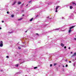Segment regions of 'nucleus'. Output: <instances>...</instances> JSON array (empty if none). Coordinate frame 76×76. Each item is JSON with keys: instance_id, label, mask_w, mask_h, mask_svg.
Segmentation results:
<instances>
[{"instance_id": "nucleus-9", "label": "nucleus", "mask_w": 76, "mask_h": 76, "mask_svg": "<svg viewBox=\"0 0 76 76\" xmlns=\"http://www.w3.org/2000/svg\"><path fill=\"white\" fill-rule=\"evenodd\" d=\"M15 67H18V66H19V64H16L15 65Z\"/></svg>"}, {"instance_id": "nucleus-13", "label": "nucleus", "mask_w": 76, "mask_h": 76, "mask_svg": "<svg viewBox=\"0 0 76 76\" xmlns=\"http://www.w3.org/2000/svg\"><path fill=\"white\" fill-rule=\"evenodd\" d=\"M29 3H32V1H30L28 2Z\"/></svg>"}, {"instance_id": "nucleus-5", "label": "nucleus", "mask_w": 76, "mask_h": 76, "mask_svg": "<svg viewBox=\"0 0 76 76\" xmlns=\"http://www.w3.org/2000/svg\"><path fill=\"white\" fill-rule=\"evenodd\" d=\"M73 17V15L72 14L69 17L71 19H72Z\"/></svg>"}, {"instance_id": "nucleus-19", "label": "nucleus", "mask_w": 76, "mask_h": 76, "mask_svg": "<svg viewBox=\"0 0 76 76\" xmlns=\"http://www.w3.org/2000/svg\"><path fill=\"white\" fill-rule=\"evenodd\" d=\"M72 4H73V5H74V4L75 5V4H75V2H72Z\"/></svg>"}, {"instance_id": "nucleus-39", "label": "nucleus", "mask_w": 76, "mask_h": 76, "mask_svg": "<svg viewBox=\"0 0 76 76\" xmlns=\"http://www.w3.org/2000/svg\"><path fill=\"white\" fill-rule=\"evenodd\" d=\"M62 19H64V18H63V17H62Z\"/></svg>"}, {"instance_id": "nucleus-28", "label": "nucleus", "mask_w": 76, "mask_h": 76, "mask_svg": "<svg viewBox=\"0 0 76 76\" xmlns=\"http://www.w3.org/2000/svg\"><path fill=\"white\" fill-rule=\"evenodd\" d=\"M50 67H52V64H50Z\"/></svg>"}, {"instance_id": "nucleus-7", "label": "nucleus", "mask_w": 76, "mask_h": 76, "mask_svg": "<svg viewBox=\"0 0 76 76\" xmlns=\"http://www.w3.org/2000/svg\"><path fill=\"white\" fill-rule=\"evenodd\" d=\"M59 7H60V6H58L56 7V10H57L58 9V8H59Z\"/></svg>"}, {"instance_id": "nucleus-32", "label": "nucleus", "mask_w": 76, "mask_h": 76, "mask_svg": "<svg viewBox=\"0 0 76 76\" xmlns=\"http://www.w3.org/2000/svg\"><path fill=\"white\" fill-rule=\"evenodd\" d=\"M2 23H4V21L3 20L2 21Z\"/></svg>"}, {"instance_id": "nucleus-8", "label": "nucleus", "mask_w": 76, "mask_h": 76, "mask_svg": "<svg viewBox=\"0 0 76 76\" xmlns=\"http://www.w3.org/2000/svg\"><path fill=\"white\" fill-rule=\"evenodd\" d=\"M34 19V18H31V19L30 20V21L31 22V21H32V20H33Z\"/></svg>"}, {"instance_id": "nucleus-45", "label": "nucleus", "mask_w": 76, "mask_h": 76, "mask_svg": "<svg viewBox=\"0 0 76 76\" xmlns=\"http://www.w3.org/2000/svg\"><path fill=\"white\" fill-rule=\"evenodd\" d=\"M28 4H27L26 5V6H28Z\"/></svg>"}, {"instance_id": "nucleus-42", "label": "nucleus", "mask_w": 76, "mask_h": 76, "mask_svg": "<svg viewBox=\"0 0 76 76\" xmlns=\"http://www.w3.org/2000/svg\"><path fill=\"white\" fill-rule=\"evenodd\" d=\"M0 29H1V28L0 27Z\"/></svg>"}, {"instance_id": "nucleus-17", "label": "nucleus", "mask_w": 76, "mask_h": 76, "mask_svg": "<svg viewBox=\"0 0 76 76\" xmlns=\"http://www.w3.org/2000/svg\"><path fill=\"white\" fill-rule=\"evenodd\" d=\"M18 49L20 50V49H21V48H20V46H19L18 47Z\"/></svg>"}, {"instance_id": "nucleus-15", "label": "nucleus", "mask_w": 76, "mask_h": 76, "mask_svg": "<svg viewBox=\"0 0 76 76\" xmlns=\"http://www.w3.org/2000/svg\"><path fill=\"white\" fill-rule=\"evenodd\" d=\"M72 8H73V7H72V6H70V9H72Z\"/></svg>"}, {"instance_id": "nucleus-6", "label": "nucleus", "mask_w": 76, "mask_h": 76, "mask_svg": "<svg viewBox=\"0 0 76 76\" xmlns=\"http://www.w3.org/2000/svg\"><path fill=\"white\" fill-rule=\"evenodd\" d=\"M16 1H15L12 4V5L13 6V5H15V4H16Z\"/></svg>"}, {"instance_id": "nucleus-40", "label": "nucleus", "mask_w": 76, "mask_h": 76, "mask_svg": "<svg viewBox=\"0 0 76 76\" xmlns=\"http://www.w3.org/2000/svg\"><path fill=\"white\" fill-rule=\"evenodd\" d=\"M71 54H72V53H73V52H71Z\"/></svg>"}, {"instance_id": "nucleus-30", "label": "nucleus", "mask_w": 76, "mask_h": 76, "mask_svg": "<svg viewBox=\"0 0 76 76\" xmlns=\"http://www.w3.org/2000/svg\"><path fill=\"white\" fill-rule=\"evenodd\" d=\"M9 11H8V12H7V14H9Z\"/></svg>"}, {"instance_id": "nucleus-52", "label": "nucleus", "mask_w": 76, "mask_h": 76, "mask_svg": "<svg viewBox=\"0 0 76 76\" xmlns=\"http://www.w3.org/2000/svg\"><path fill=\"white\" fill-rule=\"evenodd\" d=\"M37 8H38V7H37Z\"/></svg>"}, {"instance_id": "nucleus-24", "label": "nucleus", "mask_w": 76, "mask_h": 76, "mask_svg": "<svg viewBox=\"0 0 76 76\" xmlns=\"http://www.w3.org/2000/svg\"><path fill=\"white\" fill-rule=\"evenodd\" d=\"M58 10H56V12H58Z\"/></svg>"}, {"instance_id": "nucleus-20", "label": "nucleus", "mask_w": 76, "mask_h": 76, "mask_svg": "<svg viewBox=\"0 0 76 76\" xmlns=\"http://www.w3.org/2000/svg\"><path fill=\"white\" fill-rule=\"evenodd\" d=\"M13 33V32H12V31H11V32H9V33L10 34H11V33Z\"/></svg>"}, {"instance_id": "nucleus-23", "label": "nucleus", "mask_w": 76, "mask_h": 76, "mask_svg": "<svg viewBox=\"0 0 76 76\" xmlns=\"http://www.w3.org/2000/svg\"><path fill=\"white\" fill-rule=\"evenodd\" d=\"M59 29V28H58L56 29H55V30H58Z\"/></svg>"}, {"instance_id": "nucleus-35", "label": "nucleus", "mask_w": 76, "mask_h": 76, "mask_svg": "<svg viewBox=\"0 0 76 76\" xmlns=\"http://www.w3.org/2000/svg\"><path fill=\"white\" fill-rule=\"evenodd\" d=\"M65 61H67V59H66L65 60Z\"/></svg>"}, {"instance_id": "nucleus-1", "label": "nucleus", "mask_w": 76, "mask_h": 76, "mask_svg": "<svg viewBox=\"0 0 76 76\" xmlns=\"http://www.w3.org/2000/svg\"><path fill=\"white\" fill-rule=\"evenodd\" d=\"M19 60L20 61V62H21V63L20 64H22V63H24V62H25V61H24V60L23 59H19Z\"/></svg>"}, {"instance_id": "nucleus-4", "label": "nucleus", "mask_w": 76, "mask_h": 76, "mask_svg": "<svg viewBox=\"0 0 76 76\" xmlns=\"http://www.w3.org/2000/svg\"><path fill=\"white\" fill-rule=\"evenodd\" d=\"M75 27V26H72L71 27L69 28V29H72V28H73Z\"/></svg>"}, {"instance_id": "nucleus-46", "label": "nucleus", "mask_w": 76, "mask_h": 76, "mask_svg": "<svg viewBox=\"0 0 76 76\" xmlns=\"http://www.w3.org/2000/svg\"><path fill=\"white\" fill-rule=\"evenodd\" d=\"M18 73H16L17 75H18Z\"/></svg>"}, {"instance_id": "nucleus-16", "label": "nucleus", "mask_w": 76, "mask_h": 76, "mask_svg": "<svg viewBox=\"0 0 76 76\" xmlns=\"http://www.w3.org/2000/svg\"><path fill=\"white\" fill-rule=\"evenodd\" d=\"M22 19H23V18H21L20 19H18V20H22Z\"/></svg>"}, {"instance_id": "nucleus-27", "label": "nucleus", "mask_w": 76, "mask_h": 76, "mask_svg": "<svg viewBox=\"0 0 76 76\" xmlns=\"http://www.w3.org/2000/svg\"><path fill=\"white\" fill-rule=\"evenodd\" d=\"M47 18H48L47 20H48V19H49V17H47Z\"/></svg>"}, {"instance_id": "nucleus-10", "label": "nucleus", "mask_w": 76, "mask_h": 76, "mask_svg": "<svg viewBox=\"0 0 76 76\" xmlns=\"http://www.w3.org/2000/svg\"><path fill=\"white\" fill-rule=\"evenodd\" d=\"M72 32V30L71 29L69 30V33H70V32Z\"/></svg>"}, {"instance_id": "nucleus-47", "label": "nucleus", "mask_w": 76, "mask_h": 76, "mask_svg": "<svg viewBox=\"0 0 76 76\" xmlns=\"http://www.w3.org/2000/svg\"><path fill=\"white\" fill-rule=\"evenodd\" d=\"M36 35H38V34L37 33V34H36Z\"/></svg>"}, {"instance_id": "nucleus-41", "label": "nucleus", "mask_w": 76, "mask_h": 76, "mask_svg": "<svg viewBox=\"0 0 76 76\" xmlns=\"http://www.w3.org/2000/svg\"><path fill=\"white\" fill-rule=\"evenodd\" d=\"M75 60H76V57L75 58Z\"/></svg>"}, {"instance_id": "nucleus-31", "label": "nucleus", "mask_w": 76, "mask_h": 76, "mask_svg": "<svg viewBox=\"0 0 76 76\" xmlns=\"http://www.w3.org/2000/svg\"><path fill=\"white\" fill-rule=\"evenodd\" d=\"M39 16V15H37L36 16V17H38V16Z\"/></svg>"}, {"instance_id": "nucleus-50", "label": "nucleus", "mask_w": 76, "mask_h": 76, "mask_svg": "<svg viewBox=\"0 0 76 76\" xmlns=\"http://www.w3.org/2000/svg\"><path fill=\"white\" fill-rule=\"evenodd\" d=\"M25 51H26V50H25V52H24V53H25Z\"/></svg>"}, {"instance_id": "nucleus-36", "label": "nucleus", "mask_w": 76, "mask_h": 76, "mask_svg": "<svg viewBox=\"0 0 76 76\" xmlns=\"http://www.w3.org/2000/svg\"><path fill=\"white\" fill-rule=\"evenodd\" d=\"M72 61H75V60L73 59Z\"/></svg>"}, {"instance_id": "nucleus-14", "label": "nucleus", "mask_w": 76, "mask_h": 76, "mask_svg": "<svg viewBox=\"0 0 76 76\" xmlns=\"http://www.w3.org/2000/svg\"><path fill=\"white\" fill-rule=\"evenodd\" d=\"M75 56L74 55V54L73 55H72L71 56V57H75Z\"/></svg>"}, {"instance_id": "nucleus-34", "label": "nucleus", "mask_w": 76, "mask_h": 76, "mask_svg": "<svg viewBox=\"0 0 76 76\" xmlns=\"http://www.w3.org/2000/svg\"><path fill=\"white\" fill-rule=\"evenodd\" d=\"M64 48H65V49L66 48V46L64 47Z\"/></svg>"}, {"instance_id": "nucleus-25", "label": "nucleus", "mask_w": 76, "mask_h": 76, "mask_svg": "<svg viewBox=\"0 0 76 76\" xmlns=\"http://www.w3.org/2000/svg\"><path fill=\"white\" fill-rule=\"evenodd\" d=\"M51 4V2H50L48 4L49 5V4Z\"/></svg>"}, {"instance_id": "nucleus-48", "label": "nucleus", "mask_w": 76, "mask_h": 76, "mask_svg": "<svg viewBox=\"0 0 76 76\" xmlns=\"http://www.w3.org/2000/svg\"><path fill=\"white\" fill-rule=\"evenodd\" d=\"M12 69H15V67H14V68L12 67Z\"/></svg>"}, {"instance_id": "nucleus-55", "label": "nucleus", "mask_w": 76, "mask_h": 76, "mask_svg": "<svg viewBox=\"0 0 76 76\" xmlns=\"http://www.w3.org/2000/svg\"><path fill=\"white\" fill-rule=\"evenodd\" d=\"M75 5H76V4H75Z\"/></svg>"}, {"instance_id": "nucleus-44", "label": "nucleus", "mask_w": 76, "mask_h": 76, "mask_svg": "<svg viewBox=\"0 0 76 76\" xmlns=\"http://www.w3.org/2000/svg\"><path fill=\"white\" fill-rule=\"evenodd\" d=\"M64 67V65H63V67Z\"/></svg>"}, {"instance_id": "nucleus-53", "label": "nucleus", "mask_w": 76, "mask_h": 76, "mask_svg": "<svg viewBox=\"0 0 76 76\" xmlns=\"http://www.w3.org/2000/svg\"><path fill=\"white\" fill-rule=\"evenodd\" d=\"M51 19V18H50V19Z\"/></svg>"}, {"instance_id": "nucleus-21", "label": "nucleus", "mask_w": 76, "mask_h": 76, "mask_svg": "<svg viewBox=\"0 0 76 76\" xmlns=\"http://www.w3.org/2000/svg\"><path fill=\"white\" fill-rule=\"evenodd\" d=\"M74 56H76V53H74Z\"/></svg>"}, {"instance_id": "nucleus-12", "label": "nucleus", "mask_w": 76, "mask_h": 76, "mask_svg": "<svg viewBox=\"0 0 76 76\" xmlns=\"http://www.w3.org/2000/svg\"><path fill=\"white\" fill-rule=\"evenodd\" d=\"M61 46H62V47H64V44H63V43H61Z\"/></svg>"}, {"instance_id": "nucleus-11", "label": "nucleus", "mask_w": 76, "mask_h": 76, "mask_svg": "<svg viewBox=\"0 0 76 76\" xmlns=\"http://www.w3.org/2000/svg\"><path fill=\"white\" fill-rule=\"evenodd\" d=\"M21 4V2L20 1H19L18 2V4Z\"/></svg>"}, {"instance_id": "nucleus-54", "label": "nucleus", "mask_w": 76, "mask_h": 76, "mask_svg": "<svg viewBox=\"0 0 76 76\" xmlns=\"http://www.w3.org/2000/svg\"><path fill=\"white\" fill-rule=\"evenodd\" d=\"M13 66V67H15V66Z\"/></svg>"}, {"instance_id": "nucleus-49", "label": "nucleus", "mask_w": 76, "mask_h": 76, "mask_svg": "<svg viewBox=\"0 0 76 76\" xmlns=\"http://www.w3.org/2000/svg\"><path fill=\"white\" fill-rule=\"evenodd\" d=\"M24 16V15H23V16Z\"/></svg>"}, {"instance_id": "nucleus-51", "label": "nucleus", "mask_w": 76, "mask_h": 76, "mask_svg": "<svg viewBox=\"0 0 76 76\" xmlns=\"http://www.w3.org/2000/svg\"><path fill=\"white\" fill-rule=\"evenodd\" d=\"M27 32V31H25V32Z\"/></svg>"}, {"instance_id": "nucleus-37", "label": "nucleus", "mask_w": 76, "mask_h": 76, "mask_svg": "<svg viewBox=\"0 0 76 76\" xmlns=\"http://www.w3.org/2000/svg\"><path fill=\"white\" fill-rule=\"evenodd\" d=\"M69 63H72V61H69Z\"/></svg>"}, {"instance_id": "nucleus-43", "label": "nucleus", "mask_w": 76, "mask_h": 76, "mask_svg": "<svg viewBox=\"0 0 76 76\" xmlns=\"http://www.w3.org/2000/svg\"><path fill=\"white\" fill-rule=\"evenodd\" d=\"M74 39H75V40H76V38H75Z\"/></svg>"}, {"instance_id": "nucleus-33", "label": "nucleus", "mask_w": 76, "mask_h": 76, "mask_svg": "<svg viewBox=\"0 0 76 76\" xmlns=\"http://www.w3.org/2000/svg\"><path fill=\"white\" fill-rule=\"evenodd\" d=\"M56 64H54V66H56Z\"/></svg>"}, {"instance_id": "nucleus-22", "label": "nucleus", "mask_w": 76, "mask_h": 76, "mask_svg": "<svg viewBox=\"0 0 76 76\" xmlns=\"http://www.w3.org/2000/svg\"><path fill=\"white\" fill-rule=\"evenodd\" d=\"M11 17H12V18H13V17H14V15H12Z\"/></svg>"}, {"instance_id": "nucleus-18", "label": "nucleus", "mask_w": 76, "mask_h": 76, "mask_svg": "<svg viewBox=\"0 0 76 76\" xmlns=\"http://www.w3.org/2000/svg\"><path fill=\"white\" fill-rule=\"evenodd\" d=\"M37 68H38V67H35L34 68V69H37Z\"/></svg>"}, {"instance_id": "nucleus-2", "label": "nucleus", "mask_w": 76, "mask_h": 76, "mask_svg": "<svg viewBox=\"0 0 76 76\" xmlns=\"http://www.w3.org/2000/svg\"><path fill=\"white\" fill-rule=\"evenodd\" d=\"M0 47H3V44H2L3 42L2 41H1L0 42Z\"/></svg>"}, {"instance_id": "nucleus-3", "label": "nucleus", "mask_w": 76, "mask_h": 76, "mask_svg": "<svg viewBox=\"0 0 76 76\" xmlns=\"http://www.w3.org/2000/svg\"><path fill=\"white\" fill-rule=\"evenodd\" d=\"M73 66L74 67H76V62H75L74 64H73Z\"/></svg>"}, {"instance_id": "nucleus-29", "label": "nucleus", "mask_w": 76, "mask_h": 76, "mask_svg": "<svg viewBox=\"0 0 76 76\" xmlns=\"http://www.w3.org/2000/svg\"><path fill=\"white\" fill-rule=\"evenodd\" d=\"M67 66H68V65L67 64L66 65V67H67Z\"/></svg>"}, {"instance_id": "nucleus-26", "label": "nucleus", "mask_w": 76, "mask_h": 76, "mask_svg": "<svg viewBox=\"0 0 76 76\" xmlns=\"http://www.w3.org/2000/svg\"><path fill=\"white\" fill-rule=\"evenodd\" d=\"M9 57L8 56H6V58H9Z\"/></svg>"}, {"instance_id": "nucleus-38", "label": "nucleus", "mask_w": 76, "mask_h": 76, "mask_svg": "<svg viewBox=\"0 0 76 76\" xmlns=\"http://www.w3.org/2000/svg\"><path fill=\"white\" fill-rule=\"evenodd\" d=\"M68 48L69 50H70V48L69 47Z\"/></svg>"}]
</instances>
